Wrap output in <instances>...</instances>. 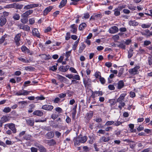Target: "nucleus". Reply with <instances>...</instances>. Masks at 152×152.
<instances>
[{
  "label": "nucleus",
  "instance_id": "0eeeda50",
  "mask_svg": "<svg viewBox=\"0 0 152 152\" xmlns=\"http://www.w3.org/2000/svg\"><path fill=\"white\" fill-rule=\"evenodd\" d=\"M118 31V28L115 26L112 27L109 30V33L113 34L117 32Z\"/></svg>",
  "mask_w": 152,
  "mask_h": 152
},
{
  "label": "nucleus",
  "instance_id": "473e14b6",
  "mask_svg": "<svg viewBox=\"0 0 152 152\" xmlns=\"http://www.w3.org/2000/svg\"><path fill=\"white\" fill-rule=\"evenodd\" d=\"M25 69L26 71H34L35 69V68L33 67L28 66L25 67Z\"/></svg>",
  "mask_w": 152,
  "mask_h": 152
},
{
  "label": "nucleus",
  "instance_id": "f257e3e1",
  "mask_svg": "<svg viewBox=\"0 0 152 152\" xmlns=\"http://www.w3.org/2000/svg\"><path fill=\"white\" fill-rule=\"evenodd\" d=\"M87 140V137L86 136H83L81 134L79 135L75 139L74 143L75 145H80V143L85 142Z\"/></svg>",
  "mask_w": 152,
  "mask_h": 152
},
{
  "label": "nucleus",
  "instance_id": "9d476101",
  "mask_svg": "<svg viewBox=\"0 0 152 152\" xmlns=\"http://www.w3.org/2000/svg\"><path fill=\"white\" fill-rule=\"evenodd\" d=\"M110 140V137H106L104 136H103L99 139V142L101 143L107 142Z\"/></svg>",
  "mask_w": 152,
  "mask_h": 152
},
{
  "label": "nucleus",
  "instance_id": "4468645a",
  "mask_svg": "<svg viewBox=\"0 0 152 152\" xmlns=\"http://www.w3.org/2000/svg\"><path fill=\"white\" fill-rule=\"evenodd\" d=\"M34 12L33 10H29L23 13L22 15V17H25L28 18V17L31 15V14H32Z\"/></svg>",
  "mask_w": 152,
  "mask_h": 152
},
{
  "label": "nucleus",
  "instance_id": "e433bc0d",
  "mask_svg": "<svg viewBox=\"0 0 152 152\" xmlns=\"http://www.w3.org/2000/svg\"><path fill=\"white\" fill-rule=\"evenodd\" d=\"M108 102L110 103V106L111 107L114 105L116 103L115 99H109Z\"/></svg>",
  "mask_w": 152,
  "mask_h": 152
},
{
  "label": "nucleus",
  "instance_id": "6ab92c4d",
  "mask_svg": "<svg viewBox=\"0 0 152 152\" xmlns=\"http://www.w3.org/2000/svg\"><path fill=\"white\" fill-rule=\"evenodd\" d=\"M124 85L123 81L121 80L118 81V83L117 88L118 89H120L124 86Z\"/></svg>",
  "mask_w": 152,
  "mask_h": 152
},
{
  "label": "nucleus",
  "instance_id": "69168bd1",
  "mask_svg": "<svg viewBox=\"0 0 152 152\" xmlns=\"http://www.w3.org/2000/svg\"><path fill=\"white\" fill-rule=\"evenodd\" d=\"M108 88L111 90H113L115 89V87L113 85H109L108 86Z\"/></svg>",
  "mask_w": 152,
  "mask_h": 152
},
{
  "label": "nucleus",
  "instance_id": "c85d7f7f",
  "mask_svg": "<svg viewBox=\"0 0 152 152\" xmlns=\"http://www.w3.org/2000/svg\"><path fill=\"white\" fill-rule=\"evenodd\" d=\"M1 121L3 122V123L8 121L10 119L8 118V117L6 116H3L1 118Z\"/></svg>",
  "mask_w": 152,
  "mask_h": 152
},
{
  "label": "nucleus",
  "instance_id": "423d86ee",
  "mask_svg": "<svg viewBox=\"0 0 152 152\" xmlns=\"http://www.w3.org/2000/svg\"><path fill=\"white\" fill-rule=\"evenodd\" d=\"M42 108L47 111H51L53 109V107L51 105L46 104L43 105L42 106Z\"/></svg>",
  "mask_w": 152,
  "mask_h": 152
},
{
  "label": "nucleus",
  "instance_id": "79ce46f5",
  "mask_svg": "<svg viewBox=\"0 0 152 152\" xmlns=\"http://www.w3.org/2000/svg\"><path fill=\"white\" fill-rule=\"evenodd\" d=\"M32 136L30 134H26L23 137V139L26 140H29L31 138Z\"/></svg>",
  "mask_w": 152,
  "mask_h": 152
},
{
  "label": "nucleus",
  "instance_id": "c756f323",
  "mask_svg": "<svg viewBox=\"0 0 152 152\" xmlns=\"http://www.w3.org/2000/svg\"><path fill=\"white\" fill-rule=\"evenodd\" d=\"M12 17L14 20H18L20 19V16L19 14L15 13L14 14Z\"/></svg>",
  "mask_w": 152,
  "mask_h": 152
},
{
  "label": "nucleus",
  "instance_id": "412c9836",
  "mask_svg": "<svg viewBox=\"0 0 152 152\" xmlns=\"http://www.w3.org/2000/svg\"><path fill=\"white\" fill-rule=\"evenodd\" d=\"M77 26L75 25V24L71 25L70 26L72 29L71 30V31L74 34L76 33L77 31Z\"/></svg>",
  "mask_w": 152,
  "mask_h": 152
},
{
  "label": "nucleus",
  "instance_id": "e2e57ef3",
  "mask_svg": "<svg viewBox=\"0 0 152 152\" xmlns=\"http://www.w3.org/2000/svg\"><path fill=\"white\" fill-rule=\"evenodd\" d=\"M132 42V40L131 39H128L126 40L125 42L124 41L125 44L127 45H129Z\"/></svg>",
  "mask_w": 152,
  "mask_h": 152
},
{
  "label": "nucleus",
  "instance_id": "f704fd0d",
  "mask_svg": "<svg viewBox=\"0 0 152 152\" xmlns=\"http://www.w3.org/2000/svg\"><path fill=\"white\" fill-rule=\"evenodd\" d=\"M123 101H122L121 102H117L120 104V105H118V107L120 110H121L122 107H124L125 105V103L124 102H123Z\"/></svg>",
  "mask_w": 152,
  "mask_h": 152
},
{
  "label": "nucleus",
  "instance_id": "f03ea898",
  "mask_svg": "<svg viewBox=\"0 0 152 152\" xmlns=\"http://www.w3.org/2000/svg\"><path fill=\"white\" fill-rule=\"evenodd\" d=\"M140 68V66H137L135 67L133 69H129V72L131 75H137L139 73L138 70Z\"/></svg>",
  "mask_w": 152,
  "mask_h": 152
},
{
  "label": "nucleus",
  "instance_id": "052dcab7",
  "mask_svg": "<svg viewBox=\"0 0 152 152\" xmlns=\"http://www.w3.org/2000/svg\"><path fill=\"white\" fill-rule=\"evenodd\" d=\"M69 70L71 72L75 73H77V72L75 70V69L72 67H71L69 68Z\"/></svg>",
  "mask_w": 152,
  "mask_h": 152
},
{
  "label": "nucleus",
  "instance_id": "4c0bfd02",
  "mask_svg": "<svg viewBox=\"0 0 152 152\" xmlns=\"http://www.w3.org/2000/svg\"><path fill=\"white\" fill-rule=\"evenodd\" d=\"M23 18L21 19V22L25 24L28 21L27 17H22Z\"/></svg>",
  "mask_w": 152,
  "mask_h": 152
},
{
  "label": "nucleus",
  "instance_id": "a18cd8bd",
  "mask_svg": "<svg viewBox=\"0 0 152 152\" xmlns=\"http://www.w3.org/2000/svg\"><path fill=\"white\" fill-rule=\"evenodd\" d=\"M151 26V24H142L141 25V27L143 28H147L150 27Z\"/></svg>",
  "mask_w": 152,
  "mask_h": 152
},
{
  "label": "nucleus",
  "instance_id": "6e6552de",
  "mask_svg": "<svg viewBox=\"0 0 152 152\" xmlns=\"http://www.w3.org/2000/svg\"><path fill=\"white\" fill-rule=\"evenodd\" d=\"M18 27L20 29H22L24 31H28L30 30V28L29 26L28 25L20 24L18 26Z\"/></svg>",
  "mask_w": 152,
  "mask_h": 152
},
{
  "label": "nucleus",
  "instance_id": "20e7f679",
  "mask_svg": "<svg viewBox=\"0 0 152 152\" xmlns=\"http://www.w3.org/2000/svg\"><path fill=\"white\" fill-rule=\"evenodd\" d=\"M39 4H30L25 6L23 8L24 10H28L30 9H32L35 7H38Z\"/></svg>",
  "mask_w": 152,
  "mask_h": 152
},
{
  "label": "nucleus",
  "instance_id": "603ef678",
  "mask_svg": "<svg viewBox=\"0 0 152 152\" xmlns=\"http://www.w3.org/2000/svg\"><path fill=\"white\" fill-rule=\"evenodd\" d=\"M99 79L100 81L102 84H104L105 83L106 81L104 77H99Z\"/></svg>",
  "mask_w": 152,
  "mask_h": 152
},
{
  "label": "nucleus",
  "instance_id": "393cba45",
  "mask_svg": "<svg viewBox=\"0 0 152 152\" xmlns=\"http://www.w3.org/2000/svg\"><path fill=\"white\" fill-rule=\"evenodd\" d=\"M129 24L130 26H136L138 25V23L135 20H131L129 21Z\"/></svg>",
  "mask_w": 152,
  "mask_h": 152
},
{
  "label": "nucleus",
  "instance_id": "aec40b11",
  "mask_svg": "<svg viewBox=\"0 0 152 152\" xmlns=\"http://www.w3.org/2000/svg\"><path fill=\"white\" fill-rule=\"evenodd\" d=\"M126 94H121L120 96L117 100V102H121L122 101H124V98L126 96Z\"/></svg>",
  "mask_w": 152,
  "mask_h": 152
},
{
  "label": "nucleus",
  "instance_id": "cd10ccee",
  "mask_svg": "<svg viewBox=\"0 0 152 152\" xmlns=\"http://www.w3.org/2000/svg\"><path fill=\"white\" fill-rule=\"evenodd\" d=\"M67 2V0H62L59 6V7L60 8H62L66 5Z\"/></svg>",
  "mask_w": 152,
  "mask_h": 152
},
{
  "label": "nucleus",
  "instance_id": "4d7b16f0",
  "mask_svg": "<svg viewBox=\"0 0 152 152\" xmlns=\"http://www.w3.org/2000/svg\"><path fill=\"white\" fill-rule=\"evenodd\" d=\"M16 3H15L9 4L8 5V7L9 8H14L15 9Z\"/></svg>",
  "mask_w": 152,
  "mask_h": 152
},
{
  "label": "nucleus",
  "instance_id": "49530a36",
  "mask_svg": "<svg viewBox=\"0 0 152 152\" xmlns=\"http://www.w3.org/2000/svg\"><path fill=\"white\" fill-rule=\"evenodd\" d=\"M48 143L50 145H52L56 144V142L54 140L52 139L48 141Z\"/></svg>",
  "mask_w": 152,
  "mask_h": 152
},
{
  "label": "nucleus",
  "instance_id": "b1692460",
  "mask_svg": "<svg viewBox=\"0 0 152 152\" xmlns=\"http://www.w3.org/2000/svg\"><path fill=\"white\" fill-rule=\"evenodd\" d=\"M33 114L38 116H41L43 115V113L39 110H37L34 111L33 113Z\"/></svg>",
  "mask_w": 152,
  "mask_h": 152
},
{
  "label": "nucleus",
  "instance_id": "ddd939ff",
  "mask_svg": "<svg viewBox=\"0 0 152 152\" xmlns=\"http://www.w3.org/2000/svg\"><path fill=\"white\" fill-rule=\"evenodd\" d=\"M83 83L85 87L87 86H89L91 85V80L88 78L86 79L83 80Z\"/></svg>",
  "mask_w": 152,
  "mask_h": 152
},
{
  "label": "nucleus",
  "instance_id": "7ed1b4c3",
  "mask_svg": "<svg viewBox=\"0 0 152 152\" xmlns=\"http://www.w3.org/2000/svg\"><path fill=\"white\" fill-rule=\"evenodd\" d=\"M30 91H27L24 90L19 91L18 92L15 93V95L17 96L26 95H28Z\"/></svg>",
  "mask_w": 152,
  "mask_h": 152
},
{
  "label": "nucleus",
  "instance_id": "774afa93",
  "mask_svg": "<svg viewBox=\"0 0 152 152\" xmlns=\"http://www.w3.org/2000/svg\"><path fill=\"white\" fill-rule=\"evenodd\" d=\"M148 62L149 65L150 66H152V58L151 57H149L148 58Z\"/></svg>",
  "mask_w": 152,
  "mask_h": 152
},
{
  "label": "nucleus",
  "instance_id": "680f3d73",
  "mask_svg": "<svg viewBox=\"0 0 152 152\" xmlns=\"http://www.w3.org/2000/svg\"><path fill=\"white\" fill-rule=\"evenodd\" d=\"M151 44V42L149 40H146L144 42V45L145 46H148Z\"/></svg>",
  "mask_w": 152,
  "mask_h": 152
},
{
  "label": "nucleus",
  "instance_id": "2eb2a0df",
  "mask_svg": "<svg viewBox=\"0 0 152 152\" xmlns=\"http://www.w3.org/2000/svg\"><path fill=\"white\" fill-rule=\"evenodd\" d=\"M32 31L33 35L38 37H40V34L37 29L34 28Z\"/></svg>",
  "mask_w": 152,
  "mask_h": 152
},
{
  "label": "nucleus",
  "instance_id": "5701e85b",
  "mask_svg": "<svg viewBox=\"0 0 152 152\" xmlns=\"http://www.w3.org/2000/svg\"><path fill=\"white\" fill-rule=\"evenodd\" d=\"M118 47L120 48L123 49H126V45L124 43V41H121L119 42V44L117 45Z\"/></svg>",
  "mask_w": 152,
  "mask_h": 152
},
{
  "label": "nucleus",
  "instance_id": "338daca9",
  "mask_svg": "<svg viewBox=\"0 0 152 152\" xmlns=\"http://www.w3.org/2000/svg\"><path fill=\"white\" fill-rule=\"evenodd\" d=\"M86 72L87 75H90L91 73V70L89 69V68L88 66H86Z\"/></svg>",
  "mask_w": 152,
  "mask_h": 152
},
{
  "label": "nucleus",
  "instance_id": "dca6fc26",
  "mask_svg": "<svg viewBox=\"0 0 152 152\" xmlns=\"http://www.w3.org/2000/svg\"><path fill=\"white\" fill-rule=\"evenodd\" d=\"M54 134L53 132L51 131L48 132L45 135L46 138L50 139L52 138L54 136Z\"/></svg>",
  "mask_w": 152,
  "mask_h": 152
},
{
  "label": "nucleus",
  "instance_id": "4be33fe9",
  "mask_svg": "<svg viewBox=\"0 0 152 152\" xmlns=\"http://www.w3.org/2000/svg\"><path fill=\"white\" fill-rule=\"evenodd\" d=\"M36 146V147L39 148V150L40 152H46V149L43 146L41 145H38Z\"/></svg>",
  "mask_w": 152,
  "mask_h": 152
},
{
  "label": "nucleus",
  "instance_id": "c03bdc74",
  "mask_svg": "<svg viewBox=\"0 0 152 152\" xmlns=\"http://www.w3.org/2000/svg\"><path fill=\"white\" fill-rule=\"evenodd\" d=\"M93 115V112L92 111H90L87 113V118L88 119L92 118Z\"/></svg>",
  "mask_w": 152,
  "mask_h": 152
},
{
  "label": "nucleus",
  "instance_id": "ea45409f",
  "mask_svg": "<svg viewBox=\"0 0 152 152\" xmlns=\"http://www.w3.org/2000/svg\"><path fill=\"white\" fill-rule=\"evenodd\" d=\"M114 123V121H107L106 122L105 124H104V126H110L112 125H113Z\"/></svg>",
  "mask_w": 152,
  "mask_h": 152
},
{
  "label": "nucleus",
  "instance_id": "6e6d98bb",
  "mask_svg": "<svg viewBox=\"0 0 152 152\" xmlns=\"http://www.w3.org/2000/svg\"><path fill=\"white\" fill-rule=\"evenodd\" d=\"M73 79H75L77 80H80V77L78 75H73Z\"/></svg>",
  "mask_w": 152,
  "mask_h": 152
},
{
  "label": "nucleus",
  "instance_id": "58836bf2",
  "mask_svg": "<svg viewBox=\"0 0 152 152\" xmlns=\"http://www.w3.org/2000/svg\"><path fill=\"white\" fill-rule=\"evenodd\" d=\"M15 9L20 10L22 9L23 7V5L19 4L18 3H16Z\"/></svg>",
  "mask_w": 152,
  "mask_h": 152
},
{
  "label": "nucleus",
  "instance_id": "864d4df0",
  "mask_svg": "<svg viewBox=\"0 0 152 152\" xmlns=\"http://www.w3.org/2000/svg\"><path fill=\"white\" fill-rule=\"evenodd\" d=\"M66 94L65 93H61L58 95V96L59 97V98L61 99H62L66 97Z\"/></svg>",
  "mask_w": 152,
  "mask_h": 152
},
{
  "label": "nucleus",
  "instance_id": "9b49d317",
  "mask_svg": "<svg viewBox=\"0 0 152 152\" xmlns=\"http://www.w3.org/2000/svg\"><path fill=\"white\" fill-rule=\"evenodd\" d=\"M8 128H9L13 132L15 133L16 132V129L15 128V125L13 123L8 124Z\"/></svg>",
  "mask_w": 152,
  "mask_h": 152
},
{
  "label": "nucleus",
  "instance_id": "39448f33",
  "mask_svg": "<svg viewBox=\"0 0 152 152\" xmlns=\"http://www.w3.org/2000/svg\"><path fill=\"white\" fill-rule=\"evenodd\" d=\"M21 36V35L20 33L16 35L14 38L15 41L18 46L20 45V38Z\"/></svg>",
  "mask_w": 152,
  "mask_h": 152
},
{
  "label": "nucleus",
  "instance_id": "c9c22d12",
  "mask_svg": "<svg viewBox=\"0 0 152 152\" xmlns=\"http://www.w3.org/2000/svg\"><path fill=\"white\" fill-rule=\"evenodd\" d=\"M124 71V68H121L118 71V72L117 76L118 77H121V75L123 74Z\"/></svg>",
  "mask_w": 152,
  "mask_h": 152
},
{
  "label": "nucleus",
  "instance_id": "7c9ffc66",
  "mask_svg": "<svg viewBox=\"0 0 152 152\" xmlns=\"http://www.w3.org/2000/svg\"><path fill=\"white\" fill-rule=\"evenodd\" d=\"M133 50L131 48L129 49V50L128 52V57L129 58H130L132 57L133 54Z\"/></svg>",
  "mask_w": 152,
  "mask_h": 152
},
{
  "label": "nucleus",
  "instance_id": "13d9d810",
  "mask_svg": "<svg viewBox=\"0 0 152 152\" xmlns=\"http://www.w3.org/2000/svg\"><path fill=\"white\" fill-rule=\"evenodd\" d=\"M113 128L112 126H108L105 128V131L109 132L112 131Z\"/></svg>",
  "mask_w": 152,
  "mask_h": 152
},
{
  "label": "nucleus",
  "instance_id": "5fc2aeb1",
  "mask_svg": "<svg viewBox=\"0 0 152 152\" xmlns=\"http://www.w3.org/2000/svg\"><path fill=\"white\" fill-rule=\"evenodd\" d=\"M97 133L102 134H104L105 133V130L103 129H99L97 132Z\"/></svg>",
  "mask_w": 152,
  "mask_h": 152
},
{
  "label": "nucleus",
  "instance_id": "72a5a7b5",
  "mask_svg": "<svg viewBox=\"0 0 152 152\" xmlns=\"http://www.w3.org/2000/svg\"><path fill=\"white\" fill-rule=\"evenodd\" d=\"M18 59L19 60L26 63H29L31 61H30L26 60V59L21 57L18 58Z\"/></svg>",
  "mask_w": 152,
  "mask_h": 152
},
{
  "label": "nucleus",
  "instance_id": "a878e982",
  "mask_svg": "<svg viewBox=\"0 0 152 152\" xmlns=\"http://www.w3.org/2000/svg\"><path fill=\"white\" fill-rule=\"evenodd\" d=\"M87 26V25L85 23H83L80 24L79 27V30L81 31L84 29Z\"/></svg>",
  "mask_w": 152,
  "mask_h": 152
},
{
  "label": "nucleus",
  "instance_id": "8fccbe9b",
  "mask_svg": "<svg viewBox=\"0 0 152 152\" xmlns=\"http://www.w3.org/2000/svg\"><path fill=\"white\" fill-rule=\"evenodd\" d=\"M58 65V64H56V65L53 66L51 67H50V69L53 71H55L57 69V66Z\"/></svg>",
  "mask_w": 152,
  "mask_h": 152
},
{
  "label": "nucleus",
  "instance_id": "2f4dec72",
  "mask_svg": "<svg viewBox=\"0 0 152 152\" xmlns=\"http://www.w3.org/2000/svg\"><path fill=\"white\" fill-rule=\"evenodd\" d=\"M22 51L26 53H28L30 52V50L25 46H23L21 48Z\"/></svg>",
  "mask_w": 152,
  "mask_h": 152
},
{
  "label": "nucleus",
  "instance_id": "1a4fd4ad",
  "mask_svg": "<svg viewBox=\"0 0 152 152\" xmlns=\"http://www.w3.org/2000/svg\"><path fill=\"white\" fill-rule=\"evenodd\" d=\"M7 22V19L6 17L1 16L0 18V25L2 26L4 25Z\"/></svg>",
  "mask_w": 152,
  "mask_h": 152
},
{
  "label": "nucleus",
  "instance_id": "0e129e2a",
  "mask_svg": "<svg viewBox=\"0 0 152 152\" xmlns=\"http://www.w3.org/2000/svg\"><path fill=\"white\" fill-rule=\"evenodd\" d=\"M55 110L59 113H60L62 112V110L60 107H58L55 108Z\"/></svg>",
  "mask_w": 152,
  "mask_h": 152
},
{
  "label": "nucleus",
  "instance_id": "bb28decb",
  "mask_svg": "<svg viewBox=\"0 0 152 152\" xmlns=\"http://www.w3.org/2000/svg\"><path fill=\"white\" fill-rule=\"evenodd\" d=\"M86 47L85 45L83 43H81V46H80L79 50V53H81L84 49Z\"/></svg>",
  "mask_w": 152,
  "mask_h": 152
},
{
  "label": "nucleus",
  "instance_id": "f8f14e48",
  "mask_svg": "<svg viewBox=\"0 0 152 152\" xmlns=\"http://www.w3.org/2000/svg\"><path fill=\"white\" fill-rule=\"evenodd\" d=\"M69 68V65L66 66H61L58 68V69L61 72H65L68 70Z\"/></svg>",
  "mask_w": 152,
  "mask_h": 152
},
{
  "label": "nucleus",
  "instance_id": "de8ad7c7",
  "mask_svg": "<svg viewBox=\"0 0 152 152\" xmlns=\"http://www.w3.org/2000/svg\"><path fill=\"white\" fill-rule=\"evenodd\" d=\"M58 115L56 113H55L52 114L51 118L52 119L55 120L58 116Z\"/></svg>",
  "mask_w": 152,
  "mask_h": 152
},
{
  "label": "nucleus",
  "instance_id": "a19ab883",
  "mask_svg": "<svg viewBox=\"0 0 152 152\" xmlns=\"http://www.w3.org/2000/svg\"><path fill=\"white\" fill-rule=\"evenodd\" d=\"M113 11L114 12V15L115 16H118L120 15V12L117 9H115Z\"/></svg>",
  "mask_w": 152,
  "mask_h": 152
},
{
  "label": "nucleus",
  "instance_id": "bf43d9fd",
  "mask_svg": "<svg viewBox=\"0 0 152 152\" xmlns=\"http://www.w3.org/2000/svg\"><path fill=\"white\" fill-rule=\"evenodd\" d=\"M95 93H96V94H98V96H101L102 95L103 93L102 91H95Z\"/></svg>",
  "mask_w": 152,
  "mask_h": 152
},
{
  "label": "nucleus",
  "instance_id": "37998d69",
  "mask_svg": "<svg viewBox=\"0 0 152 152\" xmlns=\"http://www.w3.org/2000/svg\"><path fill=\"white\" fill-rule=\"evenodd\" d=\"M11 111V109L10 108L8 107H5L3 110L4 112L5 113H8L10 112Z\"/></svg>",
  "mask_w": 152,
  "mask_h": 152
},
{
  "label": "nucleus",
  "instance_id": "f3484780",
  "mask_svg": "<svg viewBox=\"0 0 152 152\" xmlns=\"http://www.w3.org/2000/svg\"><path fill=\"white\" fill-rule=\"evenodd\" d=\"M26 121L27 124L28 125L31 126H34V121L33 119L29 118L26 119Z\"/></svg>",
  "mask_w": 152,
  "mask_h": 152
},
{
  "label": "nucleus",
  "instance_id": "09e8293b",
  "mask_svg": "<svg viewBox=\"0 0 152 152\" xmlns=\"http://www.w3.org/2000/svg\"><path fill=\"white\" fill-rule=\"evenodd\" d=\"M83 19H88L89 18L90 15L88 12H87L83 14Z\"/></svg>",
  "mask_w": 152,
  "mask_h": 152
},
{
  "label": "nucleus",
  "instance_id": "a211bd4d",
  "mask_svg": "<svg viewBox=\"0 0 152 152\" xmlns=\"http://www.w3.org/2000/svg\"><path fill=\"white\" fill-rule=\"evenodd\" d=\"M52 9L53 7L51 6H49L47 7L43 11V15L44 16L46 15Z\"/></svg>",
  "mask_w": 152,
  "mask_h": 152
},
{
  "label": "nucleus",
  "instance_id": "3c124183",
  "mask_svg": "<svg viewBox=\"0 0 152 152\" xmlns=\"http://www.w3.org/2000/svg\"><path fill=\"white\" fill-rule=\"evenodd\" d=\"M95 76L96 78H99L100 77H101V73L99 72H96L95 74Z\"/></svg>",
  "mask_w": 152,
  "mask_h": 152
}]
</instances>
